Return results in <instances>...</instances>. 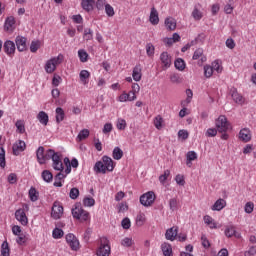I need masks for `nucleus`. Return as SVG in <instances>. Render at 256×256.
<instances>
[{"instance_id": "obj_12", "label": "nucleus", "mask_w": 256, "mask_h": 256, "mask_svg": "<svg viewBox=\"0 0 256 256\" xmlns=\"http://www.w3.org/2000/svg\"><path fill=\"white\" fill-rule=\"evenodd\" d=\"M37 161L40 165H45L46 161H49V157L47 156V151L45 153V148L40 146L36 151Z\"/></svg>"}, {"instance_id": "obj_38", "label": "nucleus", "mask_w": 256, "mask_h": 256, "mask_svg": "<svg viewBox=\"0 0 256 256\" xmlns=\"http://www.w3.org/2000/svg\"><path fill=\"white\" fill-rule=\"evenodd\" d=\"M78 57L81 63H87L89 61V54L84 49L78 50Z\"/></svg>"}, {"instance_id": "obj_41", "label": "nucleus", "mask_w": 256, "mask_h": 256, "mask_svg": "<svg viewBox=\"0 0 256 256\" xmlns=\"http://www.w3.org/2000/svg\"><path fill=\"white\" fill-rule=\"evenodd\" d=\"M170 211H178L179 210V199L171 198L169 200Z\"/></svg>"}, {"instance_id": "obj_17", "label": "nucleus", "mask_w": 256, "mask_h": 256, "mask_svg": "<svg viewBox=\"0 0 256 256\" xmlns=\"http://www.w3.org/2000/svg\"><path fill=\"white\" fill-rule=\"evenodd\" d=\"M12 149H13L14 155H20L26 149L25 141L19 140V141L15 142Z\"/></svg>"}, {"instance_id": "obj_37", "label": "nucleus", "mask_w": 256, "mask_h": 256, "mask_svg": "<svg viewBox=\"0 0 256 256\" xmlns=\"http://www.w3.org/2000/svg\"><path fill=\"white\" fill-rule=\"evenodd\" d=\"M135 99H137V97L132 96L129 97V95L127 94V92H123L119 97H118V101L120 103H126V101H135Z\"/></svg>"}, {"instance_id": "obj_22", "label": "nucleus", "mask_w": 256, "mask_h": 256, "mask_svg": "<svg viewBox=\"0 0 256 256\" xmlns=\"http://www.w3.org/2000/svg\"><path fill=\"white\" fill-rule=\"evenodd\" d=\"M149 21L151 25H159V12L155 7L151 8Z\"/></svg>"}, {"instance_id": "obj_11", "label": "nucleus", "mask_w": 256, "mask_h": 256, "mask_svg": "<svg viewBox=\"0 0 256 256\" xmlns=\"http://www.w3.org/2000/svg\"><path fill=\"white\" fill-rule=\"evenodd\" d=\"M192 59L193 61H197L198 65L201 67L203 63L207 61V56L202 48H198L194 51Z\"/></svg>"}, {"instance_id": "obj_42", "label": "nucleus", "mask_w": 256, "mask_h": 256, "mask_svg": "<svg viewBox=\"0 0 256 256\" xmlns=\"http://www.w3.org/2000/svg\"><path fill=\"white\" fill-rule=\"evenodd\" d=\"M112 157L116 161H119L120 159L123 158V150H121V148H119V147H115L112 152Z\"/></svg>"}, {"instance_id": "obj_24", "label": "nucleus", "mask_w": 256, "mask_h": 256, "mask_svg": "<svg viewBox=\"0 0 256 256\" xmlns=\"http://www.w3.org/2000/svg\"><path fill=\"white\" fill-rule=\"evenodd\" d=\"M226 206H227V201H225V199L220 198L212 206V211H221L225 209Z\"/></svg>"}, {"instance_id": "obj_31", "label": "nucleus", "mask_w": 256, "mask_h": 256, "mask_svg": "<svg viewBox=\"0 0 256 256\" xmlns=\"http://www.w3.org/2000/svg\"><path fill=\"white\" fill-rule=\"evenodd\" d=\"M164 122L165 121L163 120L162 115H157L156 117H154V120H153L154 127H156L158 129V131H161V129H163Z\"/></svg>"}, {"instance_id": "obj_26", "label": "nucleus", "mask_w": 256, "mask_h": 256, "mask_svg": "<svg viewBox=\"0 0 256 256\" xmlns=\"http://www.w3.org/2000/svg\"><path fill=\"white\" fill-rule=\"evenodd\" d=\"M161 249L164 256H173V247L171 244L164 242L161 245Z\"/></svg>"}, {"instance_id": "obj_58", "label": "nucleus", "mask_w": 256, "mask_h": 256, "mask_svg": "<svg viewBox=\"0 0 256 256\" xmlns=\"http://www.w3.org/2000/svg\"><path fill=\"white\" fill-rule=\"evenodd\" d=\"M253 209H255V204L253 202H247L244 206L245 213L251 214Z\"/></svg>"}, {"instance_id": "obj_33", "label": "nucleus", "mask_w": 256, "mask_h": 256, "mask_svg": "<svg viewBox=\"0 0 256 256\" xmlns=\"http://www.w3.org/2000/svg\"><path fill=\"white\" fill-rule=\"evenodd\" d=\"M80 77V81L84 84L87 85V83H89V81H87L89 79V77H91V73L88 70H82L79 74Z\"/></svg>"}, {"instance_id": "obj_51", "label": "nucleus", "mask_w": 256, "mask_h": 256, "mask_svg": "<svg viewBox=\"0 0 256 256\" xmlns=\"http://www.w3.org/2000/svg\"><path fill=\"white\" fill-rule=\"evenodd\" d=\"M83 39H85V41H92V39H93V30H91V28H86L84 30Z\"/></svg>"}, {"instance_id": "obj_54", "label": "nucleus", "mask_w": 256, "mask_h": 256, "mask_svg": "<svg viewBox=\"0 0 256 256\" xmlns=\"http://www.w3.org/2000/svg\"><path fill=\"white\" fill-rule=\"evenodd\" d=\"M83 205L85 207H93L95 205V199L93 197H86L83 200Z\"/></svg>"}, {"instance_id": "obj_18", "label": "nucleus", "mask_w": 256, "mask_h": 256, "mask_svg": "<svg viewBox=\"0 0 256 256\" xmlns=\"http://www.w3.org/2000/svg\"><path fill=\"white\" fill-rule=\"evenodd\" d=\"M239 140L244 143H249V141H251V130H249V128L241 129L239 132Z\"/></svg>"}, {"instance_id": "obj_39", "label": "nucleus", "mask_w": 256, "mask_h": 256, "mask_svg": "<svg viewBox=\"0 0 256 256\" xmlns=\"http://www.w3.org/2000/svg\"><path fill=\"white\" fill-rule=\"evenodd\" d=\"M1 255L2 256H10L11 250L9 249V243L4 241L1 245Z\"/></svg>"}, {"instance_id": "obj_59", "label": "nucleus", "mask_w": 256, "mask_h": 256, "mask_svg": "<svg viewBox=\"0 0 256 256\" xmlns=\"http://www.w3.org/2000/svg\"><path fill=\"white\" fill-rule=\"evenodd\" d=\"M175 181L177 185H180L181 187H183L185 185V176L181 174H177L175 177Z\"/></svg>"}, {"instance_id": "obj_21", "label": "nucleus", "mask_w": 256, "mask_h": 256, "mask_svg": "<svg viewBox=\"0 0 256 256\" xmlns=\"http://www.w3.org/2000/svg\"><path fill=\"white\" fill-rule=\"evenodd\" d=\"M230 92L233 101H235L238 105H243V103H245V98L239 94V92H237V89L233 88Z\"/></svg>"}, {"instance_id": "obj_32", "label": "nucleus", "mask_w": 256, "mask_h": 256, "mask_svg": "<svg viewBox=\"0 0 256 256\" xmlns=\"http://www.w3.org/2000/svg\"><path fill=\"white\" fill-rule=\"evenodd\" d=\"M90 135L89 129H83L79 132L76 141L78 143H81V141H85V139H87Z\"/></svg>"}, {"instance_id": "obj_28", "label": "nucleus", "mask_w": 256, "mask_h": 256, "mask_svg": "<svg viewBox=\"0 0 256 256\" xmlns=\"http://www.w3.org/2000/svg\"><path fill=\"white\" fill-rule=\"evenodd\" d=\"M38 121L41 125L47 126L49 123V115L45 111H40L37 115Z\"/></svg>"}, {"instance_id": "obj_23", "label": "nucleus", "mask_w": 256, "mask_h": 256, "mask_svg": "<svg viewBox=\"0 0 256 256\" xmlns=\"http://www.w3.org/2000/svg\"><path fill=\"white\" fill-rule=\"evenodd\" d=\"M102 161L104 163V166H106V169L111 172L113 169H115V163L113 162V159L109 156H103Z\"/></svg>"}, {"instance_id": "obj_45", "label": "nucleus", "mask_w": 256, "mask_h": 256, "mask_svg": "<svg viewBox=\"0 0 256 256\" xmlns=\"http://www.w3.org/2000/svg\"><path fill=\"white\" fill-rule=\"evenodd\" d=\"M174 65L176 69H178V71H185V67H186L185 60L178 58L174 62Z\"/></svg>"}, {"instance_id": "obj_52", "label": "nucleus", "mask_w": 256, "mask_h": 256, "mask_svg": "<svg viewBox=\"0 0 256 256\" xmlns=\"http://www.w3.org/2000/svg\"><path fill=\"white\" fill-rule=\"evenodd\" d=\"M211 67H212L213 71H217L218 73L223 72V66H221V62L219 60H215L214 62H212Z\"/></svg>"}, {"instance_id": "obj_19", "label": "nucleus", "mask_w": 256, "mask_h": 256, "mask_svg": "<svg viewBox=\"0 0 256 256\" xmlns=\"http://www.w3.org/2000/svg\"><path fill=\"white\" fill-rule=\"evenodd\" d=\"M143 68L141 67V64H137L132 71V79H134L136 82L141 81L143 77Z\"/></svg>"}, {"instance_id": "obj_5", "label": "nucleus", "mask_w": 256, "mask_h": 256, "mask_svg": "<svg viewBox=\"0 0 256 256\" xmlns=\"http://www.w3.org/2000/svg\"><path fill=\"white\" fill-rule=\"evenodd\" d=\"M25 211H29L28 204H24L23 208H20L15 212V219H17L19 223H21L24 226L29 223V219L27 218V214L25 213Z\"/></svg>"}, {"instance_id": "obj_46", "label": "nucleus", "mask_w": 256, "mask_h": 256, "mask_svg": "<svg viewBox=\"0 0 256 256\" xmlns=\"http://www.w3.org/2000/svg\"><path fill=\"white\" fill-rule=\"evenodd\" d=\"M116 127L119 131H125L127 128V121L123 118H119L116 123Z\"/></svg>"}, {"instance_id": "obj_34", "label": "nucleus", "mask_w": 256, "mask_h": 256, "mask_svg": "<svg viewBox=\"0 0 256 256\" xmlns=\"http://www.w3.org/2000/svg\"><path fill=\"white\" fill-rule=\"evenodd\" d=\"M28 195H29L30 201H32L33 203L39 200V192L34 187L30 188Z\"/></svg>"}, {"instance_id": "obj_40", "label": "nucleus", "mask_w": 256, "mask_h": 256, "mask_svg": "<svg viewBox=\"0 0 256 256\" xmlns=\"http://www.w3.org/2000/svg\"><path fill=\"white\" fill-rule=\"evenodd\" d=\"M63 119H65V111L61 107L56 108V123H61Z\"/></svg>"}, {"instance_id": "obj_16", "label": "nucleus", "mask_w": 256, "mask_h": 256, "mask_svg": "<svg viewBox=\"0 0 256 256\" xmlns=\"http://www.w3.org/2000/svg\"><path fill=\"white\" fill-rule=\"evenodd\" d=\"M4 31L8 33H13L15 31V17H7L4 24Z\"/></svg>"}, {"instance_id": "obj_6", "label": "nucleus", "mask_w": 256, "mask_h": 256, "mask_svg": "<svg viewBox=\"0 0 256 256\" xmlns=\"http://www.w3.org/2000/svg\"><path fill=\"white\" fill-rule=\"evenodd\" d=\"M229 127L230 124L229 121H227V117L224 115L219 116L216 120L217 131H219V133H227V131H229Z\"/></svg>"}, {"instance_id": "obj_20", "label": "nucleus", "mask_w": 256, "mask_h": 256, "mask_svg": "<svg viewBox=\"0 0 256 256\" xmlns=\"http://www.w3.org/2000/svg\"><path fill=\"white\" fill-rule=\"evenodd\" d=\"M164 25L168 31H175L177 29V20L173 17H168L165 19Z\"/></svg>"}, {"instance_id": "obj_10", "label": "nucleus", "mask_w": 256, "mask_h": 256, "mask_svg": "<svg viewBox=\"0 0 256 256\" xmlns=\"http://www.w3.org/2000/svg\"><path fill=\"white\" fill-rule=\"evenodd\" d=\"M52 219H61L63 217V205L60 202H54L51 211Z\"/></svg>"}, {"instance_id": "obj_48", "label": "nucleus", "mask_w": 256, "mask_h": 256, "mask_svg": "<svg viewBox=\"0 0 256 256\" xmlns=\"http://www.w3.org/2000/svg\"><path fill=\"white\" fill-rule=\"evenodd\" d=\"M170 176H171V171L169 169L165 170L164 173L159 176L160 183L162 185H165V181H167V179H169Z\"/></svg>"}, {"instance_id": "obj_4", "label": "nucleus", "mask_w": 256, "mask_h": 256, "mask_svg": "<svg viewBox=\"0 0 256 256\" xmlns=\"http://www.w3.org/2000/svg\"><path fill=\"white\" fill-rule=\"evenodd\" d=\"M72 216L74 219H78L81 221V223L85 221H89L91 219L90 214L87 212V210H83L81 207H75L72 209Z\"/></svg>"}, {"instance_id": "obj_50", "label": "nucleus", "mask_w": 256, "mask_h": 256, "mask_svg": "<svg viewBox=\"0 0 256 256\" xmlns=\"http://www.w3.org/2000/svg\"><path fill=\"white\" fill-rule=\"evenodd\" d=\"M63 235H65V233L63 232V230H61L60 228H55L52 231V237L53 239H61L63 237Z\"/></svg>"}, {"instance_id": "obj_15", "label": "nucleus", "mask_w": 256, "mask_h": 256, "mask_svg": "<svg viewBox=\"0 0 256 256\" xmlns=\"http://www.w3.org/2000/svg\"><path fill=\"white\" fill-rule=\"evenodd\" d=\"M15 43L18 51H27V38L23 36H17L15 39Z\"/></svg>"}, {"instance_id": "obj_30", "label": "nucleus", "mask_w": 256, "mask_h": 256, "mask_svg": "<svg viewBox=\"0 0 256 256\" xmlns=\"http://www.w3.org/2000/svg\"><path fill=\"white\" fill-rule=\"evenodd\" d=\"M224 233L228 238H231V237L239 238V234H237V230L235 229V226H227Z\"/></svg>"}, {"instance_id": "obj_14", "label": "nucleus", "mask_w": 256, "mask_h": 256, "mask_svg": "<svg viewBox=\"0 0 256 256\" xmlns=\"http://www.w3.org/2000/svg\"><path fill=\"white\" fill-rule=\"evenodd\" d=\"M178 233L179 227L173 226L172 228L166 230L165 238L167 239V241H175V239H177Z\"/></svg>"}, {"instance_id": "obj_49", "label": "nucleus", "mask_w": 256, "mask_h": 256, "mask_svg": "<svg viewBox=\"0 0 256 256\" xmlns=\"http://www.w3.org/2000/svg\"><path fill=\"white\" fill-rule=\"evenodd\" d=\"M192 17L195 19V21H201L203 19V12H201L197 7L194 8L192 11Z\"/></svg>"}, {"instance_id": "obj_53", "label": "nucleus", "mask_w": 256, "mask_h": 256, "mask_svg": "<svg viewBox=\"0 0 256 256\" xmlns=\"http://www.w3.org/2000/svg\"><path fill=\"white\" fill-rule=\"evenodd\" d=\"M213 67L210 65L204 66V77L207 79H210V77H213Z\"/></svg>"}, {"instance_id": "obj_9", "label": "nucleus", "mask_w": 256, "mask_h": 256, "mask_svg": "<svg viewBox=\"0 0 256 256\" xmlns=\"http://www.w3.org/2000/svg\"><path fill=\"white\" fill-rule=\"evenodd\" d=\"M160 63L163 71H167V69H169L173 63L171 55H169L168 52H162L160 54Z\"/></svg>"}, {"instance_id": "obj_55", "label": "nucleus", "mask_w": 256, "mask_h": 256, "mask_svg": "<svg viewBox=\"0 0 256 256\" xmlns=\"http://www.w3.org/2000/svg\"><path fill=\"white\" fill-rule=\"evenodd\" d=\"M105 13L108 17H113L115 15V9L110 4H105Z\"/></svg>"}, {"instance_id": "obj_44", "label": "nucleus", "mask_w": 256, "mask_h": 256, "mask_svg": "<svg viewBox=\"0 0 256 256\" xmlns=\"http://www.w3.org/2000/svg\"><path fill=\"white\" fill-rule=\"evenodd\" d=\"M15 127L17 128V131L18 133H20V135H23V133H25V121L17 120L15 123Z\"/></svg>"}, {"instance_id": "obj_2", "label": "nucleus", "mask_w": 256, "mask_h": 256, "mask_svg": "<svg viewBox=\"0 0 256 256\" xmlns=\"http://www.w3.org/2000/svg\"><path fill=\"white\" fill-rule=\"evenodd\" d=\"M64 59L65 57L63 56V54H59L57 57H53L49 59L44 66L46 73L48 74L55 73L57 69V65H61Z\"/></svg>"}, {"instance_id": "obj_7", "label": "nucleus", "mask_w": 256, "mask_h": 256, "mask_svg": "<svg viewBox=\"0 0 256 256\" xmlns=\"http://www.w3.org/2000/svg\"><path fill=\"white\" fill-rule=\"evenodd\" d=\"M156 198L155 192L149 191L140 197V203L144 207H151V205L155 203Z\"/></svg>"}, {"instance_id": "obj_57", "label": "nucleus", "mask_w": 256, "mask_h": 256, "mask_svg": "<svg viewBox=\"0 0 256 256\" xmlns=\"http://www.w3.org/2000/svg\"><path fill=\"white\" fill-rule=\"evenodd\" d=\"M122 247H131L133 245V238L125 237L121 240Z\"/></svg>"}, {"instance_id": "obj_64", "label": "nucleus", "mask_w": 256, "mask_h": 256, "mask_svg": "<svg viewBox=\"0 0 256 256\" xmlns=\"http://www.w3.org/2000/svg\"><path fill=\"white\" fill-rule=\"evenodd\" d=\"M217 135V129L209 128L206 132V137H215Z\"/></svg>"}, {"instance_id": "obj_60", "label": "nucleus", "mask_w": 256, "mask_h": 256, "mask_svg": "<svg viewBox=\"0 0 256 256\" xmlns=\"http://www.w3.org/2000/svg\"><path fill=\"white\" fill-rule=\"evenodd\" d=\"M0 167L5 168V149L0 147Z\"/></svg>"}, {"instance_id": "obj_1", "label": "nucleus", "mask_w": 256, "mask_h": 256, "mask_svg": "<svg viewBox=\"0 0 256 256\" xmlns=\"http://www.w3.org/2000/svg\"><path fill=\"white\" fill-rule=\"evenodd\" d=\"M47 157L52 159V167L55 171H63V160H61V153L55 152L53 149L47 150Z\"/></svg>"}, {"instance_id": "obj_56", "label": "nucleus", "mask_w": 256, "mask_h": 256, "mask_svg": "<svg viewBox=\"0 0 256 256\" xmlns=\"http://www.w3.org/2000/svg\"><path fill=\"white\" fill-rule=\"evenodd\" d=\"M146 53L148 57H153L155 55V46L153 44L149 43L146 45Z\"/></svg>"}, {"instance_id": "obj_25", "label": "nucleus", "mask_w": 256, "mask_h": 256, "mask_svg": "<svg viewBox=\"0 0 256 256\" xmlns=\"http://www.w3.org/2000/svg\"><path fill=\"white\" fill-rule=\"evenodd\" d=\"M94 5L95 0H82L81 2L82 9H84V11H87V13H89V11H93Z\"/></svg>"}, {"instance_id": "obj_27", "label": "nucleus", "mask_w": 256, "mask_h": 256, "mask_svg": "<svg viewBox=\"0 0 256 256\" xmlns=\"http://www.w3.org/2000/svg\"><path fill=\"white\" fill-rule=\"evenodd\" d=\"M203 221L205 225H208L210 229H217V222H215V219L209 215H205L203 217Z\"/></svg>"}, {"instance_id": "obj_3", "label": "nucleus", "mask_w": 256, "mask_h": 256, "mask_svg": "<svg viewBox=\"0 0 256 256\" xmlns=\"http://www.w3.org/2000/svg\"><path fill=\"white\" fill-rule=\"evenodd\" d=\"M97 256H109L111 255V244L109 243V239L106 237H102L99 240L98 248L96 250Z\"/></svg>"}, {"instance_id": "obj_61", "label": "nucleus", "mask_w": 256, "mask_h": 256, "mask_svg": "<svg viewBox=\"0 0 256 256\" xmlns=\"http://www.w3.org/2000/svg\"><path fill=\"white\" fill-rule=\"evenodd\" d=\"M202 246L205 249H209L211 247V243L209 242V239H207V236L202 235L201 236Z\"/></svg>"}, {"instance_id": "obj_35", "label": "nucleus", "mask_w": 256, "mask_h": 256, "mask_svg": "<svg viewBox=\"0 0 256 256\" xmlns=\"http://www.w3.org/2000/svg\"><path fill=\"white\" fill-rule=\"evenodd\" d=\"M186 165L188 167H191L192 163L191 161H195L197 159V153L195 151H189L187 154H186Z\"/></svg>"}, {"instance_id": "obj_43", "label": "nucleus", "mask_w": 256, "mask_h": 256, "mask_svg": "<svg viewBox=\"0 0 256 256\" xmlns=\"http://www.w3.org/2000/svg\"><path fill=\"white\" fill-rule=\"evenodd\" d=\"M42 179L46 183H51V181H53V174L49 170H44L42 172Z\"/></svg>"}, {"instance_id": "obj_36", "label": "nucleus", "mask_w": 256, "mask_h": 256, "mask_svg": "<svg viewBox=\"0 0 256 256\" xmlns=\"http://www.w3.org/2000/svg\"><path fill=\"white\" fill-rule=\"evenodd\" d=\"M145 221H147V218L145 217V213L140 212L139 214H137L136 225L138 227H143V225H145Z\"/></svg>"}, {"instance_id": "obj_13", "label": "nucleus", "mask_w": 256, "mask_h": 256, "mask_svg": "<svg viewBox=\"0 0 256 256\" xmlns=\"http://www.w3.org/2000/svg\"><path fill=\"white\" fill-rule=\"evenodd\" d=\"M3 49L8 57H13L15 55V42L7 40L3 45Z\"/></svg>"}, {"instance_id": "obj_62", "label": "nucleus", "mask_w": 256, "mask_h": 256, "mask_svg": "<svg viewBox=\"0 0 256 256\" xmlns=\"http://www.w3.org/2000/svg\"><path fill=\"white\" fill-rule=\"evenodd\" d=\"M123 229H130L131 228V220L129 218H124L121 222Z\"/></svg>"}, {"instance_id": "obj_47", "label": "nucleus", "mask_w": 256, "mask_h": 256, "mask_svg": "<svg viewBox=\"0 0 256 256\" xmlns=\"http://www.w3.org/2000/svg\"><path fill=\"white\" fill-rule=\"evenodd\" d=\"M40 48H41V41L37 40V41L31 42V45H30L31 53H37V51H39Z\"/></svg>"}, {"instance_id": "obj_8", "label": "nucleus", "mask_w": 256, "mask_h": 256, "mask_svg": "<svg viewBox=\"0 0 256 256\" xmlns=\"http://www.w3.org/2000/svg\"><path fill=\"white\" fill-rule=\"evenodd\" d=\"M66 242L68 243V245L72 251H79L80 243H79V239H77L76 235H74L73 233L67 234Z\"/></svg>"}, {"instance_id": "obj_63", "label": "nucleus", "mask_w": 256, "mask_h": 256, "mask_svg": "<svg viewBox=\"0 0 256 256\" xmlns=\"http://www.w3.org/2000/svg\"><path fill=\"white\" fill-rule=\"evenodd\" d=\"M79 197V189L78 188H72L70 190V198L71 199H77Z\"/></svg>"}, {"instance_id": "obj_29", "label": "nucleus", "mask_w": 256, "mask_h": 256, "mask_svg": "<svg viewBox=\"0 0 256 256\" xmlns=\"http://www.w3.org/2000/svg\"><path fill=\"white\" fill-rule=\"evenodd\" d=\"M94 171L96 173H103V175H105V173H107L108 170H107V167L105 166L103 160L96 162V164L94 166Z\"/></svg>"}]
</instances>
